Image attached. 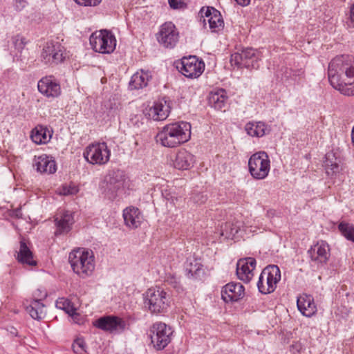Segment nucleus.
Returning a JSON list of instances; mask_svg holds the SVG:
<instances>
[{"instance_id": "obj_1", "label": "nucleus", "mask_w": 354, "mask_h": 354, "mask_svg": "<svg viewBox=\"0 0 354 354\" xmlns=\"http://www.w3.org/2000/svg\"><path fill=\"white\" fill-rule=\"evenodd\" d=\"M328 80L331 86L345 95H354V57L342 55L329 63Z\"/></svg>"}, {"instance_id": "obj_2", "label": "nucleus", "mask_w": 354, "mask_h": 354, "mask_svg": "<svg viewBox=\"0 0 354 354\" xmlns=\"http://www.w3.org/2000/svg\"><path fill=\"white\" fill-rule=\"evenodd\" d=\"M190 138L191 124L181 121L163 127L156 136V142L163 147L174 148L187 142Z\"/></svg>"}, {"instance_id": "obj_3", "label": "nucleus", "mask_w": 354, "mask_h": 354, "mask_svg": "<svg viewBox=\"0 0 354 354\" xmlns=\"http://www.w3.org/2000/svg\"><path fill=\"white\" fill-rule=\"evenodd\" d=\"M68 261L73 272L82 278L91 276L95 270V257L92 250H73L69 254Z\"/></svg>"}, {"instance_id": "obj_4", "label": "nucleus", "mask_w": 354, "mask_h": 354, "mask_svg": "<svg viewBox=\"0 0 354 354\" xmlns=\"http://www.w3.org/2000/svg\"><path fill=\"white\" fill-rule=\"evenodd\" d=\"M144 304L153 314L165 313L169 306L171 298L162 288L159 286L149 288L144 294Z\"/></svg>"}, {"instance_id": "obj_5", "label": "nucleus", "mask_w": 354, "mask_h": 354, "mask_svg": "<svg viewBox=\"0 0 354 354\" xmlns=\"http://www.w3.org/2000/svg\"><path fill=\"white\" fill-rule=\"evenodd\" d=\"M281 280V271L276 265H269L261 272L257 288L259 291L264 295L272 293L277 288V284Z\"/></svg>"}, {"instance_id": "obj_6", "label": "nucleus", "mask_w": 354, "mask_h": 354, "mask_svg": "<svg viewBox=\"0 0 354 354\" xmlns=\"http://www.w3.org/2000/svg\"><path fill=\"white\" fill-rule=\"evenodd\" d=\"M261 55L259 50L252 48H246L240 52L231 55L230 62L232 66L237 68H246L257 69L259 67V61Z\"/></svg>"}, {"instance_id": "obj_7", "label": "nucleus", "mask_w": 354, "mask_h": 354, "mask_svg": "<svg viewBox=\"0 0 354 354\" xmlns=\"http://www.w3.org/2000/svg\"><path fill=\"white\" fill-rule=\"evenodd\" d=\"M89 41L91 48L100 53H111L116 46L115 36L107 30H101L92 33Z\"/></svg>"}, {"instance_id": "obj_8", "label": "nucleus", "mask_w": 354, "mask_h": 354, "mask_svg": "<svg viewBox=\"0 0 354 354\" xmlns=\"http://www.w3.org/2000/svg\"><path fill=\"white\" fill-rule=\"evenodd\" d=\"M249 172L257 180L266 178L270 169V160L265 151L252 154L248 160Z\"/></svg>"}, {"instance_id": "obj_9", "label": "nucleus", "mask_w": 354, "mask_h": 354, "mask_svg": "<svg viewBox=\"0 0 354 354\" xmlns=\"http://www.w3.org/2000/svg\"><path fill=\"white\" fill-rule=\"evenodd\" d=\"M178 71L187 78H197L205 70V63L196 56L183 57L176 62Z\"/></svg>"}, {"instance_id": "obj_10", "label": "nucleus", "mask_w": 354, "mask_h": 354, "mask_svg": "<svg viewBox=\"0 0 354 354\" xmlns=\"http://www.w3.org/2000/svg\"><path fill=\"white\" fill-rule=\"evenodd\" d=\"M173 330L162 322H156L149 328V337L156 350L164 349L171 342Z\"/></svg>"}, {"instance_id": "obj_11", "label": "nucleus", "mask_w": 354, "mask_h": 354, "mask_svg": "<svg viewBox=\"0 0 354 354\" xmlns=\"http://www.w3.org/2000/svg\"><path fill=\"white\" fill-rule=\"evenodd\" d=\"M111 151L106 142H97L89 145L84 150L83 156L92 165H104L109 162Z\"/></svg>"}, {"instance_id": "obj_12", "label": "nucleus", "mask_w": 354, "mask_h": 354, "mask_svg": "<svg viewBox=\"0 0 354 354\" xmlns=\"http://www.w3.org/2000/svg\"><path fill=\"white\" fill-rule=\"evenodd\" d=\"M323 167L326 175L331 180H343L346 167L342 161L341 158L337 156L333 151L328 152L323 161Z\"/></svg>"}, {"instance_id": "obj_13", "label": "nucleus", "mask_w": 354, "mask_h": 354, "mask_svg": "<svg viewBox=\"0 0 354 354\" xmlns=\"http://www.w3.org/2000/svg\"><path fill=\"white\" fill-rule=\"evenodd\" d=\"M157 40L165 48H174L179 40V32L176 26L171 21L164 23L160 27Z\"/></svg>"}, {"instance_id": "obj_14", "label": "nucleus", "mask_w": 354, "mask_h": 354, "mask_svg": "<svg viewBox=\"0 0 354 354\" xmlns=\"http://www.w3.org/2000/svg\"><path fill=\"white\" fill-rule=\"evenodd\" d=\"M41 58L46 64H58L64 59V47L57 41H48L43 48Z\"/></svg>"}, {"instance_id": "obj_15", "label": "nucleus", "mask_w": 354, "mask_h": 354, "mask_svg": "<svg viewBox=\"0 0 354 354\" xmlns=\"http://www.w3.org/2000/svg\"><path fill=\"white\" fill-rule=\"evenodd\" d=\"M201 17L203 18V23L206 21L209 24V28L214 32H218L224 27V21L221 12L213 7H203L200 10Z\"/></svg>"}, {"instance_id": "obj_16", "label": "nucleus", "mask_w": 354, "mask_h": 354, "mask_svg": "<svg viewBox=\"0 0 354 354\" xmlns=\"http://www.w3.org/2000/svg\"><path fill=\"white\" fill-rule=\"evenodd\" d=\"M94 326L111 333H118L124 330L126 323L120 317L105 316L97 319L94 322Z\"/></svg>"}, {"instance_id": "obj_17", "label": "nucleus", "mask_w": 354, "mask_h": 354, "mask_svg": "<svg viewBox=\"0 0 354 354\" xmlns=\"http://www.w3.org/2000/svg\"><path fill=\"white\" fill-rule=\"evenodd\" d=\"M37 88L48 98H56L62 93L60 84L53 76L42 77L37 83Z\"/></svg>"}, {"instance_id": "obj_18", "label": "nucleus", "mask_w": 354, "mask_h": 354, "mask_svg": "<svg viewBox=\"0 0 354 354\" xmlns=\"http://www.w3.org/2000/svg\"><path fill=\"white\" fill-rule=\"evenodd\" d=\"M126 176L122 171H111L106 178V191L110 194L109 198H113L118 192L124 189Z\"/></svg>"}, {"instance_id": "obj_19", "label": "nucleus", "mask_w": 354, "mask_h": 354, "mask_svg": "<svg viewBox=\"0 0 354 354\" xmlns=\"http://www.w3.org/2000/svg\"><path fill=\"white\" fill-rule=\"evenodd\" d=\"M256 259L252 257L239 260L236 264V275L238 278L245 283H249L254 276L253 270L256 267Z\"/></svg>"}, {"instance_id": "obj_20", "label": "nucleus", "mask_w": 354, "mask_h": 354, "mask_svg": "<svg viewBox=\"0 0 354 354\" xmlns=\"http://www.w3.org/2000/svg\"><path fill=\"white\" fill-rule=\"evenodd\" d=\"M244 295V286L240 283H229L221 290V298L226 303L236 302L242 299Z\"/></svg>"}, {"instance_id": "obj_21", "label": "nucleus", "mask_w": 354, "mask_h": 354, "mask_svg": "<svg viewBox=\"0 0 354 354\" xmlns=\"http://www.w3.org/2000/svg\"><path fill=\"white\" fill-rule=\"evenodd\" d=\"M170 111V101L163 97L154 102L153 106L149 109V115L153 120L161 121L169 116Z\"/></svg>"}, {"instance_id": "obj_22", "label": "nucleus", "mask_w": 354, "mask_h": 354, "mask_svg": "<svg viewBox=\"0 0 354 354\" xmlns=\"http://www.w3.org/2000/svg\"><path fill=\"white\" fill-rule=\"evenodd\" d=\"M308 252L313 261L326 263L330 257V248L326 241H319Z\"/></svg>"}, {"instance_id": "obj_23", "label": "nucleus", "mask_w": 354, "mask_h": 354, "mask_svg": "<svg viewBox=\"0 0 354 354\" xmlns=\"http://www.w3.org/2000/svg\"><path fill=\"white\" fill-rule=\"evenodd\" d=\"M124 224L130 229H136L140 226L143 216L140 210L133 206L126 207L122 214Z\"/></svg>"}, {"instance_id": "obj_24", "label": "nucleus", "mask_w": 354, "mask_h": 354, "mask_svg": "<svg viewBox=\"0 0 354 354\" xmlns=\"http://www.w3.org/2000/svg\"><path fill=\"white\" fill-rule=\"evenodd\" d=\"M195 163V157L185 149H180L174 160V167L178 169L187 170Z\"/></svg>"}, {"instance_id": "obj_25", "label": "nucleus", "mask_w": 354, "mask_h": 354, "mask_svg": "<svg viewBox=\"0 0 354 354\" xmlns=\"http://www.w3.org/2000/svg\"><path fill=\"white\" fill-rule=\"evenodd\" d=\"M34 166L41 174H51L57 170V165L52 157L43 154L34 159Z\"/></svg>"}, {"instance_id": "obj_26", "label": "nucleus", "mask_w": 354, "mask_h": 354, "mask_svg": "<svg viewBox=\"0 0 354 354\" xmlns=\"http://www.w3.org/2000/svg\"><path fill=\"white\" fill-rule=\"evenodd\" d=\"M57 231L55 234L67 233L74 223L73 214L68 211H64L57 214L55 218Z\"/></svg>"}, {"instance_id": "obj_27", "label": "nucleus", "mask_w": 354, "mask_h": 354, "mask_svg": "<svg viewBox=\"0 0 354 354\" xmlns=\"http://www.w3.org/2000/svg\"><path fill=\"white\" fill-rule=\"evenodd\" d=\"M297 305L301 313L310 317L317 312V307L314 299L310 295H304L297 298Z\"/></svg>"}, {"instance_id": "obj_28", "label": "nucleus", "mask_w": 354, "mask_h": 354, "mask_svg": "<svg viewBox=\"0 0 354 354\" xmlns=\"http://www.w3.org/2000/svg\"><path fill=\"white\" fill-rule=\"evenodd\" d=\"M151 75L148 71L140 70L134 73L129 82L131 89H141L146 87L151 80Z\"/></svg>"}, {"instance_id": "obj_29", "label": "nucleus", "mask_w": 354, "mask_h": 354, "mask_svg": "<svg viewBox=\"0 0 354 354\" xmlns=\"http://www.w3.org/2000/svg\"><path fill=\"white\" fill-rule=\"evenodd\" d=\"M245 131L252 137H263L269 133L270 129L269 127L263 122L251 121L246 123Z\"/></svg>"}, {"instance_id": "obj_30", "label": "nucleus", "mask_w": 354, "mask_h": 354, "mask_svg": "<svg viewBox=\"0 0 354 354\" xmlns=\"http://www.w3.org/2000/svg\"><path fill=\"white\" fill-rule=\"evenodd\" d=\"M17 259L19 262L29 266H35L37 264L36 261L33 260L32 252L27 246L24 239L20 241V248L17 254Z\"/></svg>"}, {"instance_id": "obj_31", "label": "nucleus", "mask_w": 354, "mask_h": 354, "mask_svg": "<svg viewBox=\"0 0 354 354\" xmlns=\"http://www.w3.org/2000/svg\"><path fill=\"white\" fill-rule=\"evenodd\" d=\"M227 96L224 89H221L210 95L209 103L215 109L221 110L226 106Z\"/></svg>"}, {"instance_id": "obj_32", "label": "nucleus", "mask_w": 354, "mask_h": 354, "mask_svg": "<svg viewBox=\"0 0 354 354\" xmlns=\"http://www.w3.org/2000/svg\"><path fill=\"white\" fill-rule=\"evenodd\" d=\"M30 137L35 143L39 145L48 142L51 136L46 127L38 125L32 130Z\"/></svg>"}, {"instance_id": "obj_33", "label": "nucleus", "mask_w": 354, "mask_h": 354, "mask_svg": "<svg viewBox=\"0 0 354 354\" xmlns=\"http://www.w3.org/2000/svg\"><path fill=\"white\" fill-rule=\"evenodd\" d=\"M44 305L40 300L35 299L31 301L30 304L26 307L27 312L34 319H41L44 315Z\"/></svg>"}, {"instance_id": "obj_34", "label": "nucleus", "mask_w": 354, "mask_h": 354, "mask_svg": "<svg viewBox=\"0 0 354 354\" xmlns=\"http://www.w3.org/2000/svg\"><path fill=\"white\" fill-rule=\"evenodd\" d=\"M240 222H227L222 229V234L225 235L227 238L233 237L238 234L240 230Z\"/></svg>"}, {"instance_id": "obj_35", "label": "nucleus", "mask_w": 354, "mask_h": 354, "mask_svg": "<svg viewBox=\"0 0 354 354\" xmlns=\"http://www.w3.org/2000/svg\"><path fill=\"white\" fill-rule=\"evenodd\" d=\"M338 229L347 240L354 243V225L353 224L342 222L339 224Z\"/></svg>"}, {"instance_id": "obj_36", "label": "nucleus", "mask_w": 354, "mask_h": 354, "mask_svg": "<svg viewBox=\"0 0 354 354\" xmlns=\"http://www.w3.org/2000/svg\"><path fill=\"white\" fill-rule=\"evenodd\" d=\"M56 306L57 308L64 310L70 315H73L75 313V308L68 299L64 298L58 299L56 301Z\"/></svg>"}, {"instance_id": "obj_37", "label": "nucleus", "mask_w": 354, "mask_h": 354, "mask_svg": "<svg viewBox=\"0 0 354 354\" xmlns=\"http://www.w3.org/2000/svg\"><path fill=\"white\" fill-rule=\"evenodd\" d=\"M185 271L188 278L196 279L199 277L202 269L198 263H195V264L193 265L190 263L189 265L187 266Z\"/></svg>"}, {"instance_id": "obj_38", "label": "nucleus", "mask_w": 354, "mask_h": 354, "mask_svg": "<svg viewBox=\"0 0 354 354\" xmlns=\"http://www.w3.org/2000/svg\"><path fill=\"white\" fill-rule=\"evenodd\" d=\"M166 281L169 285L174 288L177 292L180 293L184 291L178 278L176 277L175 276L168 277Z\"/></svg>"}, {"instance_id": "obj_39", "label": "nucleus", "mask_w": 354, "mask_h": 354, "mask_svg": "<svg viewBox=\"0 0 354 354\" xmlns=\"http://www.w3.org/2000/svg\"><path fill=\"white\" fill-rule=\"evenodd\" d=\"M12 43L15 46V48L17 50L21 51L25 47L26 41L23 36L17 35L12 37Z\"/></svg>"}, {"instance_id": "obj_40", "label": "nucleus", "mask_w": 354, "mask_h": 354, "mask_svg": "<svg viewBox=\"0 0 354 354\" xmlns=\"http://www.w3.org/2000/svg\"><path fill=\"white\" fill-rule=\"evenodd\" d=\"M75 353L82 354L85 351L86 344L82 339H77L72 345Z\"/></svg>"}, {"instance_id": "obj_41", "label": "nucleus", "mask_w": 354, "mask_h": 354, "mask_svg": "<svg viewBox=\"0 0 354 354\" xmlns=\"http://www.w3.org/2000/svg\"><path fill=\"white\" fill-rule=\"evenodd\" d=\"M79 189L75 185H64L62 187L60 194L63 195H74L78 192Z\"/></svg>"}, {"instance_id": "obj_42", "label": "nucleus", "mask_w": 354, "mask_h": 354, "mask_svg": "<svg viewBox=\"0 0 354 354\" xmlns=\"http://www.w3.org/2000/svg\"><path fill=\"white\" fill-rule=\"evenodd\" d=\"M77 4L83 6L95 7L100 3L102 0H74Z\"/></svg>"}, {"instance_id": "obj_43", "label": "nucleus", "mask_w": 354, "mask_h": 354, "mask_svg": "<svg viewBox=\"0 0 354 354\" xmlns=\"http://www.w3.org/2000/svg\"><path fill=\"white\" fill-rule=\"evenodd\" d=\"M191 200L196 204L201 205L207 201V196L201 193L194 194Z\"/></svg>"}, {"instance_id": "obj_44", "label": "nucleus", "mask_w": 354, "mask_h": 354, "mask_svg": "<svg viewBox=\"0 0 354 354\" xmlns=\"http://www.w3.org/2000/svg\"><path fill=\"white\" fill-rule=\"evenodd\" d=\"M168 2L170 7L174 9L183 8L186 6L183 0H168Z\"/></svg>"}, {"instance_id": "obj_45", "label": "nucleus", "mask_w": 354, "mask_h": 354, "mask_svg": "<svg viewBox=\"0 0 354 354\" xmlns=\"http://www.w3.org/2000/svg\"><path fill=\"white\" fill-rule=\"evenodd\" d=\"M28 5V0H14V6L17 11H21Z\"/></svg>"}, {"instance_id": "obj_46", "label": "nucleus", "mask_w": 354, "mask_h": 354, "mask_svg": "<svg viewBox=\"0 0 354 354\" xmlns=\"http://www.w3.org/2000/svg\"><path fill=\"white\" fill-rule=\"evenodd\" d=\"M349 18L351 22L354 23V3L350 6Z\"/></svg>"}, {"instance_id": "obj_47", "label": "nucleus", "mask_w": 354, "mask_h": 354, "mask_svg": "<svg viewBox=\"0 0 354 354\" xmlns=\"http://www.w3.org/2000/svg\"><path fill=\"white\" fill-rule=\"evenodd\" d=\"M240 6H248L250 2V0H234Z\"/></svg>"}, {"instance_id": "obj_48", "label": "nucleus", "mask_w": 354, "mask_h": 354, "mask_svg": "<svg viewBox=\"0 0 354 354\" xmlns=\"http://www.w3.org/2000/svg\"><path fill=\"white\" fill-rule=\"evenodd\" d=\"M351 140L352 142L354 145V127H353L352 131H351Z\"/></svg>"}, {"instance_id": "obj_49", "label": "nucleus", "mask_w": 354, "mask_h": 354, "mask_svg": "<svg viewBox=\"0 0 354 354\" xmlns=\"http://www.w3.org/2000/svg\"><path fill=\"white\" fill-rule=\"evenodd\" d=\"M273 214H274V211H273V210H272V209L268 210V211L267 212V215H268V216H272Z\"/></svg>"}]
</instances>
